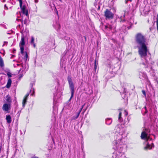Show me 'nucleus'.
Masks as SVG:
<instances>
[{"mask_svg": "<svg viewBox=\"0 0 158 158\" xmlns=\"http://www.w3.org/2000/svg\"><path fill=\"white\" fill-rule=\"evenodd\" d=\"M135 40L137 45L139 55L141 57L146 56L148 49L145 36L141 33H138L135 35Z\"/></svg>", "mask_w": 158, "mask_h": 158, "instance_id": "1", "label": "nucleus"}, {"mask_svg": "<svg viewBox=\"0 0 158 158\" xmlns=\"http://www.w3.org/2000/svg\"><path fill=\"white\" fill-rule=\"evenodd\" d=\"M104 16L106 20L112 19L114 18V14L110 10L107 9L104 12Z\"/></svg>", "mask_w": 158, "mask_h": 158, "instance_id": "2", "label": "nucleus"}, {"mask_svg": "<svg viewBox=\"0 0 158 158\" xmlns=\"http://www.w3.org/2000/svg\"><path fill=\"white\" fill-rule=\"evenodd\" d=\"M67 80L69 84V87L71 89V96L69 100V101H70L71 100V99L73 97V96L74 89V85L72 81V79L70 77H68Z\"/></svg>", "mask_w": 158, "mask_h": 158, "instance_id": "3", "label": "nucleus"}, {"mask_svg": "<svg viewBox=\"0 0 158 158\" xmlns=\"http://www.w3.org/2000/svg\"><path fill=\"white\" fill-rule=\"evenodd\" d=\"M11 108V104L7 103H4L2 107V110L6 113H9Z\"/></svg>", "mask_w": 158, "mask_h": 158, "instance_id": "4", "label": "nucleus"}, {"mask_svg": "<svg viewBox=\"0 0 158 158\" xmlns=\"http://www.w3.org/2000/svg\"><path fill=\"white\" fill-rule=\"evenodd\" d=\"M19 6L22 11V12L23 14L25 15L26 16H28V11L26 10V6H22L23 2L22 0H19Z\"/></svg>", "mask_w": 158, "mask_h": 158, "instance_id": "5", "label": "nucleus"}, {"mask_svg": "<svg viewBox=\"0 0 158 158\" xmlns=\"http://www.w3.org/2000/svg\"><path fill=\"white\" fill-rule=\"evenodd\" d=\"M29 95V94H27L23 98L22 102L23 107H25V105L27 102V100Z\"/></svg>", "mask_w": 158, "mask_h": 158, "instance_id": "6", "label": "nucleus"}, {"mask_svg": "<svg viewBox=\"0 0 158 158\" xmlns=\"http://www.w3.org/2000/svg\"><path fill=\"white\" fill-rule=\"evenodd\" d=\"M6 103L11 104L12 100L11 98V97L9 94H8L6 96Z\"/></svg>", "mask_w": 158, "mask_h": 158, "instance_id": "7", "label": "nucleus"}, {"mask_svg": "<svg viewBox=\"0 0 158 158\" xmlns=\"http://www.w3.org/2000/svg\"><path fill=\"white\" fill-rule=\"evenodd\" d=\"M148 134L145 131H142L141 135V138L142 139H145L147 138Z\"/></svg>", "mask_w": 158, "mask_h": 158, "instance_id": "8", "label": "nucleus"}, {"mask_svg": "<svg viewBox=\"0 0 158 158\" xmlns=\"http://www.w3.org/2000/svg\"><path fill=\"white\" fill-rule=\"evenodd\" d=\"M25 44V38L24 36H22L21 41L19 44V46H24Z\"/></svg>", "mask_w": 158, "mask_h": 158, "instance_id": "9", "label": "nucleus"}, {"mask_svg": "<svg viewBox=\"0 0 158 158\" xmlns=\"http://www.w3.org/2000/svg\"><path fill=\"white\" fill-rule=\"evenodd\" d=\"M6 120L7 123H10L11 122V118L9 114H7L6 116Z\"/></svg>", "mask_w": 158, "mask_h": 158, "instance_id": "10", "label": "nucleus"}, {"mask_svg": "<svg viewBox=\"0 0 158 158\" xmlns=\"http://www.w3.org/2000/svg\"><path fill=\"white\" fill-rule=\"evenodd\" d=\"M105 28L108 31H110L112 30V27L111 25L107 24V25L105 26Z\"/></svg>", "mask_w": 158, "mask_h": 158, "instance_id": "11", "label": "nucleus"}, {"mask_svg": "<svg viewBox=\"0 0 158 158\" xmlns=\"http://www.w3.org/2000/svg\"><path fill=\"white\" fill-rule=\"evenodd\" d=\"M12 83L11 79L10 78H9L7 82L6 85V87L7 88H9L10 87Z\"/></svg>", "mask_w": 158, "mask_h": 158, "instance_id": "12", "label": "nucleus"}, {"mask_svg": "<svg viewBox=\"0 0 158 158\" xmlns=\"http://www.w3.org/2000/svg\"><path fill=\"white\" fill-rule=\"evenodd\" d=\"M81 110H79L78 112H77V115L76 116H73V118H72V119H73V120H75L76 119H77L79 117V114L81 113Z\"/></svg>", "mask_w": 158, "mask_h": 158, "instance_id": "13", "label": "nucleus"}, {"mask_svg": "<svg viewBox=\"0 0 158 158\" xmlns=\"http://www.w3.org/2000/svg\"><path fill=\"white\" fill-rule=\"evenodd\" d=\"M0 66L1 67H3L4 66V61L2 58L1 56L0 55Z\"/></svg>", "mask_w": 158, "mask_h": 158, "instance_id": "14", "label": "nucleus"}, {"mask_svg": "<svg viewBox=\"0 0 158 158\" xmlns=\"http://www.w3.org/2000/svg\"><path fill=\"white\" fill-rule=\"evenodd\" d=\"M34 38L33 36L31 37V44H33V46L34 48H35L36 46V45L35 43H34Z\"/></svg>", "mask_w": 158, "mask_h": 158, "instance_id": "15", "label": "nucleus"}, {"mask_svg": "<svg viewBox=\"0 0 158 158\" xmlns=\"http://www.w3.org/2000/svg\"><path fill=\"white\" fill-rule=\"evenodd\" d=\"M152 148V146L151 147V145L148 143H147L146 146L144 148L145 150H147L148 149H151Z\"/></svg>", "mask_w": 158, "mask_h": 158, "instance_id": "16", "label": "nucleus"}, {"mask_svg": "<svg viewBox=\"0 0 158 158\" xmlns=\"http://www.w3.org/2000/svg\"><path fill=\"white\" fill-rule=\"evenodd\" d=\"M20 47V49L21 51V53L22 54H23L24 53V46H19Z\"/></svg>", "mask_w": 158, "mask_h": 158, "instance_id": "17", "label": "nucleus"}, {"mask_svg": "<svg viewBox=\"0 0 158 158\" xmlns=\"http://www.w3.org/2000/svg\"><path fill=\"white\" fill-rule=\"evenodd\" d=\"M94 69L95 71L97 69V65H96V60H95L94 62Z\"/></svg>", "mask_w": 158, "mask_h": 158, "instance_id": "18", "label": "nucleus"}, {"mask_svg": "<svg viewBox=\"0 0 158 158\" xmlns=\"http://www.w3.org/2000/svg\"><path fill=\"white\" fill-rule=\"evenodd\" d=\"M25 56H24V59L26 60H27L28 57V55L26 52H25Z\"/></svg>", "mask_w": 158, "mask_h": 158, "instance_id": "19", "label": "nucleus"}, {"mask_svg": "<svg viewBox=\"0 0 158 158\" xmlns=\"http://www.w3.org/2000/svg\"><path fill=\"white\" fill-rule=\"evenodd\" d=\"M7 72V75L8 76V77L9 78L11 77H12L11 73L9 72Z\"/></svg>", "mask_w": 158, "mask_h": 158, "instance_id": "20", "label": "nucleus"}, {"mask_svg": "<svg viewBox=\"0 0 158 158\" xmlns=\"http://www.w3.org/2000/svg\"><path fill=\"white\" fill-rule=\"evenodd\" d=\"M17 20L18 21H20L21 22L22 25V26H23V19H17Z\"/></svg>", "mask_w": 158, "mask_h": 158, "instance_id": "21", "label": "nucleus"}, {"mask_svg": "<svg viewBox=\"0 0 158 158\" xmlns=\"http://www.w3.org/2000/svg\"><path fill=\"white\" fill-rule=\"evenodd\" d=\"M121 116H122V113L121 112H120L119 114L118 115V119L119 120H120L121 119Z\"/></svg>", "mask_w": 158, "mask_h": 158, "instance_id": "22", "label": "nucleus"}, {"mask_svg": "<svg viewBox=\"0 0 158 158\" xmlns=\"http://www.w3.org/2000/svg\"><path fill=\"white\" fill-rule=\"evenodd\" d=\"M142 93H143V94L145 96H146V92L144 90H142Z\"/></svg>", "mask_w": 158, "mask_h": 158, "instance_id": "23", "label": "nucleus"}, {"mask_svg": "<svg viewBox=\"0 0 158 158\" xmlns=\"http://www.w3.org/2000/svg\"><path fill=\"white\" fill-rule=\"evenodd\" d=\"M132 25H133V24L131 23V25L130 26H128V27H127V29H130V28H131L132 26Z\"/></svg>", "mask_w": 158, "mask_h": 158, "instance_id": "24", "label": "nucleus"}, {"mask_svg": "<svg viewBox=\"0 0 158 158\" xmlns=\"http://www.w3.org/2000/svg\"><path fill=\"white\" fill-rule=\"evenodd\" d=\"M85 105V103L84 104V105H83L82 106V107H81L80 109L79 110H81V111L82 109L84 107V106Z\"/></svg>", "mask_w": 158, "mask_h": 158, "instance_id": "25", "label": "nucleus"}, {"mask_svg": "<svg viewBox=\"0 0 158 158\" xmlns=\"http://www.w3.org/2000/svg\"><path fill=\"white\" fill-rule=\"evenodd\" d=\"M2 148V144L0 143V153L1 152V149Z\"/></svg>", "mask_w": 158, "mask_h": 158, "instance_id": "26", "label": "nucleus"}, {"mask_svg": "<svg viewBox=\"0 0 158 158\" xmlns=\"http://www.w3.org/2000/svg\"><path fill=\"white\" fill-rule=\"evenodd\" d=\"M125 21H126V20H125V19H121L120 21V22H125Z\"/></svg>", "mask_w": 158, "mask_h": 158, "instance_id": "27", "label": "nucleus"}, {"mask_svg": "<svg viewBox=\"0 0 158 158\" xmlns=\"http://www.w3.org/2000/svg\"><path fill=\"white\" fill-rule=\"evenodd\" d=\"M27 22V20L26 19H25L24 20V21H23V23H24V24H26V23Z\"/></svg>", "mask_w": 158, "mask_h": 158, "instance_id": "28", "label": "nucleus"}, {"mask_svg": "<svg viewBox=\"0 0 158 158\" xmlns=\"http://www.w3.org/2000/svg\"><path fill=\"white\" fill-rule=\"evenodd\" d=\"M149 138V136H148L147 135V138L145 139H146V141H147L148 140Z\"/></svg>", "mask_w": 158, "mask_h": 158, "instance_id": "29", "label": "nucleus"}, {"mask_svg": "<svg viewBox=\"0 0 158 158\" xmlns=\"http://www.w3.org/2000/svg\"><path fill=\"white\" fill-rule=\"evenodd\" d=\"M156 24H157V29L158 30V19H157L156 21Z\"/></svg>", "mask_w": 158, "mask_h": 158, "instance_id": "30", "label": "nucleus"}, {"mask_svg": "<svg viewBox=\"0 0 158 158\" xmlns=\"http://www.w3.org/2000/svg\"><path fill=\"white\" fill-rule=\"evenodd\" d=\"M129 1L128 0H125V3L126 4H127L128 3V1Z\"/></svg>", "mask_w": 158, "mask_h": 158, "instance_id": "31", "label": "nucleus"}, {"mask_svg": "<svg viewBox=\"0 0 158 158\" xmlns=\"http://www.w3.org/2000/svg\"><path fill=\"white\" fill-rule=\"evenodd\" d=\"M23 77V75H21V74H20L19 75V78H22V77Z\"/></svg>", "mask_w": 158, "mask_h": 158, "instance_id": "32", "label": "nucleus"}, {"mask_svg": "<svg viewBox=\"0 0 158 158\" xmlns=\"http://www.w3.org/2000/svg\"><path fill=\"white\" fill-rule=\"evenodd\" d=\"M148 111L147 109L145 110V112H144L145 114H146V113H148Z\"/></svg>", "mask_w": 158, "mask_h": 158, "instance_id": "33", "label": "nucleus"}, {"mask_svg": "<svg viewBox=\"0 0 158 158\" xmlns=\"http://www.w3.org/2000/svg\"><path fill=\"white\" fill-rule=\"evenodd\" d=\"M151 146H152V147H154V144H153V143H152L151 145Z\"/></svg>", "mask_w": 158, "mask_h": 158, "instance_id": "34", "label": "nucleus"}, {"mask_svg": "<svg viewBox=\"0 0 158 158\" xmlns=\"http://www.w3.org/2000/svg\"><path fill=\"white\" fill-rule=\"evenodd\" d=\"M31 158H39L37 156H34L32 157Z\"/></svg>", "mask_w": 158, "mask_h": 158, "instance_id": "35", "label": "nucleus"}, {"mask_svg": "<svg viewBox=\"0 0 158 158\" xmlns=\"http://www.w3.org/2000/svg\"><path fill=\"white\" fill-rule=\"evenodd\" d=\"M35 3H37L38 2V0H35Z\"/></svg>", "mask_w": 158, "mask_h": 158, "instance_id": "36", "label": "nucleus"}, {"mask_svg": "<svg viewBox=\"0 0 158 158\" xmlns=\"http://www.w3.org/2000/svg\"><path fill=\"white\" fill-rule=\"evenodd\" d=\"M5 7H6L7 8V10H8V7L6 6V5H5L4 6V7L5 8Z\"/></svg>", "mask_w": 158, "mask_h": 158, "instance_id": "37", "label": "nucleus"}, {"mask_svg": "<svg viewBox=\"0 0 158 158\" xmlns=\"http://www.w3.org/2000/svg\"><path fill=\"white\" fill-rule=\"evenodd\" d=\"M144 108L145 109V110L147 109V108L146 107V106H145Z\"/></svg>", "mask_w": 158, "mask_h": 158, "instance_id": "38", "label": "nucleus"}, {"mask_svg": "<svg viewBox=\"0 0 158 158\" xmlns=\"http://www.w3.org/2000/svg\"><path fill=\"white\" fill-rule=\"evenodd\" d=\"M125 13H126V12H125L124 14V15H123V17H124V18L125 17Z\"/></svg>", "mask_w": 158, "mask_h": 158, "instance_id": "39", "label": "nucleus"}, {"mask_svg": "<svg viewBox=\"0 0 158 158\" xmlns=\"http://www.w3.org/2000/svg\"><path fill=\"white\" fill-rule=\"evenodd\" d=\"M100 6H99L98 7V10H100Z\"/></svg>", "mask_w": 158, "mask_h": 158, "instance_id": "40", "label": "nucleus"}, {"mask_svg": "<svg viewBox=\"0 0 158 158\" xmlns=\"http://www.w3.org/2000/svg\"><path fill=\"white\" fill-rule=\"evenodd\" d=\"M142 64L144 65H145V63L144 62L142 63Z\"/></svg>", "mask_w": 158, "mask_h": 158, "instance_id": "41", "label": "nucleus"}, {"mask_svg": "<svg viewBox=\"0 0 158 158\" xmlns=\"http://www.w3.org/2000/svg\"><path fill=\"white\" fill-rule=\"evenodd\" d=\"M56 13L57 14V15H58V11H56Z\"/></svg>", "mask_w": 158, "mask_h": 158, "instance_id": "42", "label": "nucleus"}, {"mask_svg": "<svg viewBox=\"0 0 158 158\" xmlns=\"http://www.w3.org/2000/svg\"><path fill=\"white\" fill-rule=\"evenodd\" d=\"M129 0V1H130L131 2H132V0Z\"/></svg>", "mask_w": 158, "mask_h": 158, "instance_id": "43", "label": "nucleus"}, {"mask_svg": "<svg viewBox=\"0 0 158 158\" xmlns=\"http://www.w3.org/2000/svg\"><path fill=\"white\" fill-rule=\"evenodd\" d=\"M85 40H86V37L85 36Z\"/></svg>", "mask_w": 158, "mask_h": 158, "instance_id": "44", "label": "nucleus"}, {"mask_svg": "<svg viewBox=\"0 0 158 158\" xmlns=\"http://www.w3.org/2000/svg\"><path fill=\"white\" fill-rule=\"evenodd\" d=\"M127 114H128V113H127L126 114V115H127Z\"/></svg>", "mask_w": 158, "mask_h": 158, "instance_id": "45", "label": "nucleus"}, {"mask_svg": "<svg viewBox=\"0 0 158 158\" xmlns=\"http://www.w3.org/2000/svg\"><path fill=\"white\" fill-rule=\"evenodd\" d=\"M145 130H146V131H147V129H145Z\"/></svg>", "mask_w": 158, "mask_h": 158, "instance_id": "46", "label": "nucleus"}]
</instances>
